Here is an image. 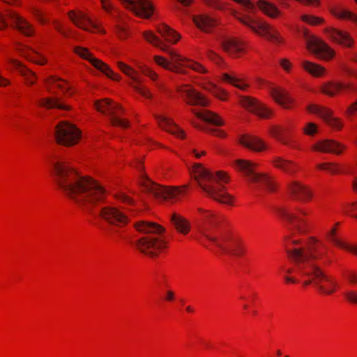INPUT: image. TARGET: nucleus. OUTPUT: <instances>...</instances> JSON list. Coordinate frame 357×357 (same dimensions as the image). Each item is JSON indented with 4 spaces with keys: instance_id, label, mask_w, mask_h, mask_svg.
<instances>
[{
    "instance_id": "obj_1",
    "label": "nucleus",
    "mask_w": 357,
    "mask_h": 357,
    "mask_svg": "<svg viewBox=\"0 0 357 357\" xmlns=\"http://www.w3.org/2000/svg\"><path fill=\"white\" fill-rule=\"evenodd\" d=\"M52 166L56 182L65 195L84 211L108 222L106 232L111 238L121 236L129 218L116 207H98L105 200V190L95 180L81 176L65 161L52 162Z\"/></svg>"
},
{
    "instance_id": "obj_2",
    "label": "nucleus",
    "mask_w": 357,
    "mask_h": 357,
    "mask_svg": "<svg viewBox=\"0 0 357 357\" xmlns=\"http://www.w3.org/2000/svg\"><path fill=\"white\" fill-rule=\"evenodd\" d=\"M287 245L289 258L294 262V266L286 270L287 274L294 276H284L287 282L296 283L303 280L304 286L313 284L321 294L331 295L338 287L337 282L327 276L315 263L326 255L323 243L312 238L305 246H298L299 241L290 240Z\"/></svg>"
},
{
    "instance_id": "obj_3",
    "label": "nucleus",
    "mask_w": 357,
    "mask_h": 357,
    "mask_svg": "<svg viewBox=\"0 0 357 357\" xmlns=\"http://www.w3.org/2000/svg\"><path fill=\"white\" fill-rule=\"evenodd\" d=\"M201 225L199 231L204 237L223 252L236 257L245 255L243 242L230 231L219 227L220 219L209 211L198 208Z\"/></svg>"
},
{
    "instance_id": "obj_4",
    "label": "nucleus",
    "mask_w": 357,
    "mask_h": 357,
    "mask_svg": "<svg viewBox=\"0 0 357 357\" xmlns=\"http://www.w3.org/2000/svg\"><path fill=\"white\" fill-rule=\"evenodd\" d=\"M192 174L207 196L222 204H231L232 197L225 191V185L220 183V181H228L225 172L220 171L213 174L202 165L195 164Z\"/></svg>"
},
{
    "instance_id": "obj_5",
    "label": "nucleus",
    "mask_w": 357,
    "mask_h": 357,
    "mask_svg": "<svg viewBox=\"0 0 357 357\" xmlns=\"http://www.w3.org/2000/svg\"><path fill=\"white\" fill-rule=\"evenodd\" d=\"M144 37L153 45L160 48L162 51L167 52L169 54L172 63V65L162 56H155L154 58L155 61L165 69L178 73H185V72L183 69V67H188L199 73H206V69L200 63L187 61L174 51L169 50L168 46L153 33L151 31H146L144 33Z\"/></svg>"
},
{
    "instance_id": "obj_6",
    "label": "nucleus",
    "mask_w": 357,
    "mask_h": 357,
    "mask_svg": "<svg viewBox=\"0 0 357 357\" xmlns=\"http://www.w3.org/2000/svg\"><path fill=\"white\" fill-rule=\"evenodd\" d=\"M236 168L243 172L249 182L257 187H264L269 191L275 190V185L271 178L264 173L256 171V165L248 160H238L236 162Z\"/></svg>"
},
{
    "instance_id": "obj_7",
    "label": "nucleus",
    "mask_w": 357,
    "mask_h": 357,
    "mask_svg": "<svg viewBox=\"0 0 357 357\" xmlns=\"http://www.w3.org/2000/svg\"><path fill=\"white\" fill-rule=\"evenodd\" d=\"M234 16L242 24L250 28L255 32L265 36L267 39L276 43H282V38L276 29L264 22L255 21L248 15H242L234 11Z\"/></svg>"
},
{
    "instance_id": "obj_8",
    "label": "nucleus",
    "mask_w": 357,
    "mask_h": 357,
    "mask_svg": "<svg viewBox=\"0 0 357 357\" xmlns=\"http://www.w3.org/2000/svg\"><path fill=\"white\" fill-rule=\"evenodd\" d=\"M95 107L98 112L109 116L112 126L121 128H128L129 126V122L127 120L122 119L119 116L117 112H123V111L119 104L114 103L109 99H104L96 102Z\"/></svg>"
},
{
    "instance_id": "obj_9",
    "label": "nucleus",
    "mask_w": 357,
    "mask_h": 357,
    "mask_svg": "<svg viewBox=\"0 0 357 357\" xmlns=\"http://www.w3.org/2000/svg\"><path fill=\"white\" fill-rule=\"evenodd\" d=\"M54 135L58 144L72 146L78 142L81 132L74 125L62 121L56 126Z\"/></svg>"
},
{
    "instance_id": "obj_10",
    "label": "nucleus",
    "mask_w": 357,
    "mask_h": 357,
    "mask_svg": "<svg viewBox=\"0 0 357 357\" xmlns=\"http://www.w3.org/2000/svg\"><path fill=\"white\" fill-rule=\"evenodd\" d=\"M278 215L286 220L289 225L294 229L301 233H304L307 230V225L302 215H306V212L298 209L297 212H292L286 207H280L278 209Z\"/></svg>"
},
{
    "instance_id": "obj_11",
    "label": "nucleus",
    "mask_w": 357,
    "mask_h": 357,
    "mask_svg": "<svg viewBox=\"0 0 357 357\" xmlns=\"http://www.w3.org/2000/svg\"><path fill=\"white\" fill-rule=\"evenodd\" d=\"M142 185L146 191L162 200H174L182 192L181 188H166L153 183L147 178H144Z\"/></svg>"
},
{
    "instance_id": "obj_12",
    "label": "nucleus",
    "mask_w": 357,
    "mask_h": 357,
    "mask_svg": "<svg viewBox=\"0 0 357 357\" xmlns=\"http://www.w3.org/2000/svg\"><path fill=\"white\" fill-rule=\"evenodd\" d=\"M75 52L82 59L89 61L96 68L105 73L108 77L114 80L119 79V75L115 74L110 68L101 60L93 57L88 49L82 47H75Z\"/></svg>"
},
{
    "instance_id": "obj_13",
    "label": "nucleus",
    "mask_w": 357,
    "mask_h": 357,
    "mask_svg": "<svg viewBox=\"0 0 357 357\" xmlns=\"http://www.w3.org/2000/svg\"><path fill=\"white\" fill-rule=\"evenodd\" d=\"M135 245L142 253L153 257L165 247V243L158 238L144 236L137 240Z\"/></svg>"
},
{
    "instance_id": "obj_14",
    "label": "nucleus",
    "mask_w": 357,
    "mask_h": 357,
    "mask_svg": "<svg viewBox=\"0 0 357 357\" xmlns=\"http://www.w3.org/2000/svg\"><path fill=\"white\" fill-rule=\"evenodd\" d=\"M307 47L317 55L328 59L333 56V51L323 40L314 36L306 35Z\"/></svg>"
},
{
    "instance_id": "obj_15",
    "label": "nucleus",
    "mask_w": 357,
    "mask_h": 357,
    "mask_svg": "<svg viewBox=\"0 0 357 357\" xmlns=\"http://www.w3.org/2000/svg\"><path fill=\"white\" fill-rule=\"evenodd\" d=\"M240 103L244 108L261 118L271 116V111L254 98L242 96L240 98Z\"/></svg>"
},
{
    "instance_id": "obj_16",
    "label": "nucleus",
    "mask_w": 357,
    "mask_h": 357,
    "mask_svg": "<svg viewBox=\"0 0 357 357\" xmlns=\"http://www.w3.org/2000/svg\"><path fill=\"white\" fill-rule=\"evenodd\" d=\"M177 91L184 97L187 103L191 105L206 107L208 101L198 91L188 85L178 86Z\"/></svg>"
},
{
    "instance_id": "obj_17",
    "label": "nucleus",
    "mask_w": 357,
    "mask_h": 357,
    "mask_svg": "<svg viewBox=\"0 0 357 357\" xmlns=\"http://www.w3.org/2000/svg\"><path fill=\"white\" fill-rule=\"evenodd\" d=\"M307 109L310 113L319 115L334 129L340 130L342 127V122L333 117L332 112L328 108L317 105H309Z\"/></svg>"
},
{
    "instance_id": "obj_18",
    "label": "nucleus",
    "mask_w": 357,
    "mask_h": 357,
    "mask_svg": "<svg viewBox=\"0 0 357 357\" xmlns=\"http://www.w3.org/2000/svg\"><path fill=\"white\" fill-rule=\"evenodd\" d=\"M6 17L10 21L12 24L23 34L26 36H31L33 35L34 29L33 26L25 19L11 10L7 12Z\"/></svg>"
},
{
    "instance_id": "obj_19",
    "label": "nucleus",
    "mask_w": 357,
    "mask_h": 357,
    "mask_svg": "<svg viewBox=\"0 0 357 357\" xmlns=\"http://www.w3.org/2000/svg\"><path fill=\"white\" fill-rule=\"evenodd\" d=\"M68 17L76 26L86 31H93L98 29V25L83 13L70 11Z\"/></svg>"
},
{
    "instance_id": "obj_20",
    "label": "nucleus",
    "mask_w": 357,
    "mask_h": 357,
    "mask_svg": "<svg viewBox=\"0 0 357 357\" xmlns=\"http://www.w3.org/2000/svg\"><path fill=\"white\" fill-rule=\"evenodd\" d=\"M289 191L296 199L302 202L310 200L312 196V193L307 186L297 181H292L289 183Z\"/></svg>"
},
{
    "instance_id": "obj_21",
    "label": "nucleus",
    "mask_w": 357,
    "mask_h": 357,
    "mask_svg": "<svg viewBox=\"0 0 357 357\" xmlns=\"http://www.w3.org/2000/svg\"><path fill=\"white\" fill-rule=\"evenodd\" d=\"M220 44L227 53L233 56H237L243 51L241 42L234 38L222 36L220 39Z\"/></svg>"
},
{
    "instance_id": "obj_22",
    "label": "nucleus",
    "mask_w": 357,
    "mask_h": 357,
    "mask_svg": "<svg viewBox=\"0 0 357 357\" xmlns=\"http://www.w3.org/2000/svg\"><path fill=\"white\" fill-rule=\"evenodd\" d=\"M313 150L324 153L340 154L344 147L340 143L330 139L322 140L312 146Z\"/></svg>"
},
{
    "instance_id": "obj_23",
    "label": "nucleus",
    "mask_w": 357,
    "mask_h": 357,
    "mask_svg": "<svg viewBox=\"0 0 357 357\" xmlns=\"http://www.w3.org/2000/svg\"><path fill=\"white\" fill-rule=\"evenodd\" d=\"M155 119H157L160 127L162 129L181 139L185 137V132L182 129L179 128L172 119L162 115L155 116Z\"/></svg>"
},
{
    "instance_id": "obj_24",
    "label": "nucleus",
    "mask_w": 357,
    "mask_h": 357,
    "mask_svg": "<svg viewBox=\"0 0 357 357\" xmlns=\"http://www.w3.org/2000/svg\"><path fill=\"white\" fill-rule=\"evenodd\" d=\"M326 32L331 40L344 46L351 47L354 42L353 39L347 32L333 28L327 29Z\"/></svg>"
},
{
    "instance_id": "obj_25",
    "label": "nucleus",
    "mask_w": 357,
    "mask_h": 357,
    "mask_svg": "<svg viewBox=\"0 0 357 357\" xmlns=\"http://www.w3.org/2000/svg\"><path fill=\"white\" fill-rule=\"evenodd\" d=\"M239 143L255 151H261L266 149L265 144L257 137L244 135L239 139Z\"/></svg>"
},
{
    "instance_id": "obj_26",
    "label": "nucleus",
    "mask_w": 357,
    "mask_h": 357,
    "mask_svg": "<svg viewBox=\"0 0 357 357\" xmlns=\"http://www.w3.org/2000/svg\"><path fill=\"white\" fill-rule=\"evenodd\" d=\"M135 227L138 231L146 234H160L165 231V228L162 226L153 222L146 221H140L136 223Z\"/></svg>"
},
{
    "instance_id": "obj_27",
    "label": "nucleus",
    "mask_w": 357,
    "mask_h": 357,
    "mask_svg": "<svg viewBox=\"0 0 357 357\" xmlns=\"http://www.w3.org/2000/svg\"><path fill=\"white\" fill-rule=\"evenodd\" d=\"M271 93L274 100L284 108H289L293 100L288 93L282 89H271Z\"/></svg>"
},
{
    "instance_id": "obj_28",
    "label": "nucleus",
    "mask_w": 357,
    "mask_h": 357,
    "mask_svg": "<svg viewBox=\"0 0 357 357\" xmlns=\"http://www.w3.org/2000/svg\"><path fill=\"white\" fill-rule=\"evenodd\" d=\"M171 222L174 228L183 234H187L190 229V222L184 217L177 213L172 214Z\"/></svg>"
},
{
    "instance_id": "obj_29",
    "label": "nucleus",
    "mask_w": 357,
    "mask_h": 357,
    "mask_svg": "<svg viewBox=\"0 0 357 357\" xmlns=\"http://www.w3.org/2000/svg\"><path fill=\"white\" fill-rule=\"evenodd\" d=\"M193 20L196 25L205 32H210L212 28L217 25L216 20L206 15L195 16Z\"/></svg>"
},
{
    "instance_id": "obj_30",
    "label": "nucleus",
    "mask_w": 357,
    "mask_h": 357,
    "mask_svg": "<svg viewBox=\"0 0 357 357\" xmlns=\"http://www.w3.org/2000/svg\"><path fill=\"white\" fill-rule=\"evenodd\" d=\"M191 112L199 119L208 122L217 126H221L224 125V121L217 114L210 111H204V112H199L195 109H191Z\"/></svg>"
},
{
    "instance_id": "obj_31",
    "label": "nucleus",
    "mask_w": 357,
    "mask_h": 357,
    "mask_svg": "<svg viewBox=\"0 0 357 357\" xmlns=\"http://www.w3.org/2000/svg\"><path fill=\"white\" fill-rule=\"evenodd\" d=\"M158 33L166 40L167 42L176 43L180 38V36L169 26L162 24L156 27Z\"/></svg>"
},
{
    "instance_id": "obj_32",
    "label": "nucleus",
    "mask_w": 357,
    "mask_h": 357,
    "mask_svg": "<svg viewBox=\"0 0 357 357\" xmlns=\"http://www.w3.org/2000/svg\"><path fill=\"white\" fill-rule=\"evenodd\" d=\"M274 165L289 174H294L298 169V165L294 162L282 158L273 160Z\"/></svg>"
},
{
    "instance_id": "obj_33",
    "label": "nucleus",
    "mask_w": 357,
    "mask_h": 357,
    "mask_svg": "<svg viewBox=\"0 0 357 357\" xmlns=\"http://www.w3.org/2000/svg\"><path fill=\"white\" fill-rule=\"evenodd\" d=\"M9 62L15 68L19 73L25 77L27 83L33 84L36 81V75L34 73L24 67L19 61L15 59H9Z\"/></svg>"
},
{
    "instance_id": "obj_34",
    "label": "nucleus",
    "mask_w": 357,
    "mask_h": 357,
    "mask_svg": "<svg viewBox=\"0 0 357 357\" xmlns=\"http://www.w3.org/2000/svg\"><path fill=\"white\" fill-rule=\"evenodd\" d=\"M343 89H351L354 91L356 90L354 87H352L349 84L328 82L321 87V91L328 96H333L337 91Z\"/></svg>"
},
{
    "instance_id": "obj_35",
    "label": "nucleus",
    "mask_w": 357,
    "mask_h": 357,
    "mask_svg": "<svg viewBox=\"0 0 357 357\" xmlns=\"http://www.w3.org/2000/svg\"><path fill=\"white\" fill-rule=\"evenodd\" d=\"M257 5L263 13L270 17L275 18L280 14V11L274 4L266 0L258 1Z\"/></svg>"
},
{
    "instance_id": "obj_36",
    "label": "nucleus",
    "mask_w": 357,
    "mask_h": 357,
    "mask_svg": "<svg viewBox=\"0 0 357 357\" xmlns=\"http://www.w3.org/2000/svg\"><path fill=\"white\" fill-rule=\"evenodd\" d=\"M17 50L25 57H26L30 61L43 65L46 62V60L43 56H40L38 53L33 51L31 49L27 48L26 47L20 46V48H17Z\"/></svg>"
},
{
    "instance_id": "obj_37",
    "label": "nucleus",
    "mask_w": 357,
    "mask_h": 357,
    "mask_svg": "<svg viewBox=\"0 0 357 357\" xmlns=\"http://www.w3.org/2000/svg\"><path fill=\"white\" fill-rule=\"evenodd\" d=\"M328 238L335 245L339 246L342 248H344L347 250H349L350 252H353L354 255H356L357 256V246L347 245V244L343 243L342 241H341L340 239H338L335 236V228H333L328 233Z\"/></svg>"
},
{
    "instance_id": "obj_38",
    "label": "nucleus",
    "mask_w": 357,
    "mask_h": 357,
    "mask_svg": "<svg viewBox=\"0 0 357 357\" xmlns=\"http://www.w3.org/2000/svg\"><path fill=\"white\" fill-rule=\"evenodd\" d=\"M38 103L41 107H44L47 109L59 108L65 110L70 109L69 106L61 103L57 98H44L40 99Z\"/></svg>"
},
{
    "instance_id": "obj_39",
    "label": "nucleus",
    "mask_w": 357,
    "mask_h": 357,
    "mask_svg": "<svg viewBox=\"0 0 357 357\" xmlns=\"http://www.w3.org/2000/svg\"><path fill=\"white\" fill-rule=\"evenodd\" d=\"M331 13L337 17L349 20L357 24V15L340 7L332 8Z\"/></svg>"
},
{
    "instance_id": "obj_40",
    "label": "nucleus",
    "mask_w": 357,
    "mask_h": 357,
    "mask_svg": "<svg viewBox=\"0 0 357 357\" xmlns=\"http://www.w3.org/2000/svg\"><path fill=\"white\" fill-rule=\"evenodd\" d=\"M303 67L314 76H321L324 72V68L321 66L307 61L303 63Z\"/></svg>"
},
{
    "instance_id": "obj_41",
    "label": "nucleus",
    "mask_w": 357,
    "mask_h": 357,
    "mask_svg": "<svg viewBox=\"0 0 357 357\" xmlns=\"http://www.w3.org/2000/svg\"><path fill=\"white\" fill-rule=\"evenodd\" d=\"M222 79L223 81L228 82L242 90L245 89L248 86L246 84L241 83V79L239 78L227 73L222 74Z\"/></svg>"
},
{
    "instance_id": "obj_42",
    "label": "nucleus",
    "mask_w": 357,
    "mask_h": 357,
    "mask_svg": "<svg viewBox=\"0 0 357 357\" xmlns=\"http://www.w3.org/2000/svg\"><path fill=\"white\" fill-rule=\"evenodd\" d=\"M204 88L206 90H207V91H210L211 93H212L213 94H214L215 96H217L220 99H221V100L225 99L226 92L224 90L218 88L213 83L208 82L206 84H205V85L204 86Z\"/></svg>"
},
{
    "instance_id": "obj_43",
    "label": "nucleus",
    "mask_w": 357,
    "mask_h": 357,
    "mask_svg": "<svg viewBox=\"0 0 357 357\" xmlns=\"http://www.w3.org/2000/svg\"><path fill=\"white\" fill-rule=\"evenodd\" d=\"M118 66L123 73L131 77L136 82H139L137 73L132 68L122 62H119Z\"/></svg>"
},
{
    "instance_id": "obj_44",
    "label": "nucleus",
    "mask_w": 357,
    "mask_h": 357,
    "mask_svg": "<svg viewBox=\"0 0 357 357\" xmlns=\"http://www.w3.org/2000/svg\"><path fill=\"white\" fill-rule=\"evenodd\" d=\"M317 167L320 169L326 170L332 174H336L340 172L339 166L335 163H321L317 165Z\"/></svg>"
},
{
    "instance_id": "obj_45",
    "label": "nucleus",
    "mask_w": 357,
    "mask_h": 357,
    "mask_svg": "<svg viewBox=\"0 0 357 357\" xmlns=\"http://www.w3.org/2000/svg\"><path fill=\"white\" fill-rule=\"evenodd\" d=\"M272 135L278 140L284 144H287V141L284 136V129L280 127H274L271 130Z\"/></svg>"
},
{
    "instance_id": "obj_46",
    "label": "nucleus",
    "mask_w": 357,
    "mask_h": 357,
    "mask_svg": "<svg viewBox=\"0 0 357 357\" xmlns=\"http://www.w3.org/2000/svg\"><path fill=\"white\" fill-rule=\"evenodd\" d=\"M133 88L135 89L137 92L140 93L142 96H143L145 98H152V94L150 93V91L145 87L142 86L140 85H134Z\"/></svg>"
},
{
    "instance_id": "obj_47",
    "label": "nucleus",
    "mask_w": 357,
    "mask_h": 357,
    "mask_svg": "<svg viewBox=\"0 0 357 357\" xmlns=\"http://www.w3.org/2000/svg\"><path fill=\"white\" fill-rule=\"evenodd\" d=\"M344 295L349 302L357 304V292L356 291H347L344 293Z\"/></svg>"
},
{
    "instance_id": "obj_48",
    "label": "nucleus",
    "mask_w": 357,
    "mask_h": 357,
    "mask_svg": "<svg viewBox=\"0 0 357 357\" xmlns=\"http://www.w3.org/2000/svg\"><path fill=\"white\" fill-rule=\"evenodd\" d=\"M302 19L310 24H318L323 22L322 18L310 15H303Z\"/></svg>"
},
{
    "instance_id": "obj_49",
    "label": "nucleus",
    "mask_w": 357,
    "mask_h": 357,
    "mask_svg": "<svg viewBox=\"0 0 357 357\" xmlns=\"http://www.w3.org/2000/svg\"><path fill=\"white\" fill-rule=\"evenodd\" d=\"M206 54L208 58L216 64L220 65V63L222 62V59L215 52L212 50H208Z\"/></svg>"
},
{
    "instance_id": "obj_50",
    "label": "nucleus",
    "mask_w": 357,
    "mask_h": 357,
    "mask_svg": "<svg viewBox=\"0 0 357 357\" xmlns=\"http://www.w3.org/2000/svg\"><path fill=\"white\" fill-rule=\"evenodd\" d=\"M31 12L35 17L40 22L41 24H45L47 20L44 17L43 13L36 8H33L31 9Z\"/></svg>"
},
{
    "instance_id": "obj_51",
    "label": "nucleus",
    "mask_w": 357,
    "mask_h": 357,
    "mask_svg": "<svg viewBox=\"0 0 357 357\" xmlns=\"http://www.w3.org/2000/svg\"><path fill=\"white\" fill-rule=\"evenodd\" d=\"M303 131L308 135H312L317 132V126L313 123H308L303 128Z\"/></svg>"
},
{
    "instance_id": "obj_52",
    "label": "nucleus",
    "mask_w": 357,
    "mask_h": 357,
    "mask_svg": "<svg viewBox=\"0 0 357 357\" xmlns=\"http://www.w3.org/2000/svg\"><path fill=\"white\" fill-rule=\"evenodd\" d=\"M345 278L352 284L357 282V273L354 271H347L345 273Z\"/></svg>"
},
{
    "instance_id": "obj_53",
    "label": "nucleus",
    "mask_w": 357,
    "mask_h": 357,
    "mask_svg": "<svg viewBox=\"0 0 357 357\" xmlns=\"http://www.w3.org/2000/svg\"><path fill=\"white\" fill-rule=\"evenodd\" d=\"M345 212L357 218V202L349 205Z\"/></svg>"
},
{
    "instance_id": "obj_54",
    "label": "nucleus",
    "mask_w": 357,
    "mask_h": 357,
    "mask_svg": "<svg viewBox=\"0 0 357 357\" xmlns=\"http://www.w3.org/2000/svg\"><path fill=\"white\" fill-rule=\"evenodd\" d=\"M47 84H56L57 87H59V89H63L64 87L63 86L60 84L59 82H65L63 80H61L60 78H58L56 77H54V76H52V77H50L47 79Z\"/></svg>"
},
{
    "instance_id": "obj_55",
    "label": "nucleus",
    "mask_w": 357,
    "mask_h": 357,
    "mask_svg": "<svg viewBox=\"0 0 357 357\" xmlns=\"http://www.w3.org/2000/svg\"><path fill=\"white\" fill-rule=\"evenodd\" d=\"M208 6L217 9H222V6L218 0H204Z\"/></svg>"
},
{
    "instance_id": "obj_56",
    "label": "nucleus",
    "mask_w": 357,
    "mask_h": 357,
    "mask_svg": "<svg viewBox=\"0 0 357 357\" xmlns=\"http://www.w3.org/2000/svg\"><path fill=\"white\" fill-rule=\"evenodd\" d=\"M143 73L150 77L152 80H156L158 75L151 69L146 68L143 70Z\"/></svg>"
},
{
    "instance_id": "obj_57",
    "label": "nucleus",
    "mask_w": 357,
    "mask_h": 357,
    "mask_svg": "<svg viewBox=\"0 0 357 357\" xmlns=\"http://www.w3.org/2000/svg\"><path fill=\"white\" fill-rule=\"evenodd\" d=\"M143 73L150 77L152 80H156L158 75L151 69L146 68L143 70Z\"/></svg>"
},
{
    "instance_id": "obj_58",
    "label": "nucleus",
    "mask_w": 357,
    "mask_h": 357,
    "mask_svg": "<svg viewBox=\"0 0 357 357\" xmlns=\"http://www.w3.org/2000/svg\"><path fill=\"white\" fill-rule=\"evenodd\" d=\"M280 65L287 71L289 70L291 68V63L287 59H282L280 61Z\"/></svg>"
},
{
    "instance_id": "obj_59",
    "label": "nucleus",
    "mask_w": 357,
    "mask_h": 357,
    "mask_svg": "<svg viewBox=\"0 0 357 357\" xmlns=\"http://www.w3.org/2000/svg\"><path fill=\"white\" fill-rule=\"evenodd\" d=\"M101 3L102 8L107 12L113 8V6L108 2V0H102Z\"/></svg>"
},
{
    "instance_id": "obj_60",
    "label": "nucleus",
    "mask_w": 357,
    "mask_h": 357,
    "mask_svg": "<svg viewBox=\"0 0 357 357\" xmlns=\"http://www.w3.org/2000/svg\"><path fill=\"white\" fill-rule=\"evenodd\" d=\"M210 132H213V134L220 137H224L226 136V134L222 130H220L211 129Z\"/></svg>"
},
{
    "instance_id": "obj_61",
    "label": "nucleus",
    "mask_w": 357,
    "mask_h": 357,
    "mask_svg": "<svg viewBox=\"0 0 357 357\" xmlns=\"http://www.w3.org/2000/svg\"><path fill=\"white\" fill-rule=\"evenodd\" d=\"M55 29L64 36H68V33L66 31H64L62 29L61 26L57 22H55Z\"/></svg>"
},
{
    "instance_id": "obj_62",
    "label": "nucleus",
    "mask_w": 357,
    "mask_h": 357,
    "mask_svg": "<svg viewBox=\"0 0 357 357\" xmlns=\"http://www.w3.org/2000/svg\"><path fill=\"white\" fill-rule=\"evenodd\" d=\"M8 23L3 15L0 14V29H3L7 26Z\"/></svg>"
},
{
    "instance_id": "obj_63",
    "label": "nucleus",
    "mask_w": 357,
    "mask_h": 357,
    "mask_svg": "<svg viewBox=\"0 0 357 357\" xmlns=\"http://www.w3.org/2000/svg\"><path fill=\"white\" fill-rule=\"evenodd\" d=\"M9 81L0 75V86H5L9 84Z\"/></svg>"
},
{
    "instance_id": "obj_64",
    "label": "nucleus",
    "mask_w": 357,
    "mask_h": 357,
    "mask_svg": "<svg viewBox=\"0 0 357 357\" xmlns=\"http://www.w3.org/2000/svg\"><path fill=\"white\" fill-rule=\"evenodd\" d=\"M174 293L171 290L167 291L166 299L167 301H172V300H174Z\"/></svg>"
}]
</instances>
